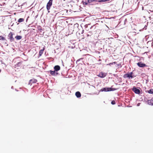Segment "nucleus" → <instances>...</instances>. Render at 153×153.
Returning <instances> with one entry per match:
<instances>
[{"label":"nucleus","mask_w":153,"mask_h":153,"mask_svg":"<svg viewBox=\"0 0 153 153\" xmlns=\"http://www.w3.org/2000/svg\"><path fill=\"white\" fill-rule=\"evenodd\" d=\"M113 88H102L101 90H100V91L101 92L102 91H114V90L113 89Z\"/></svg>","instance_id":"1"},{"label":"nucleus","mask_w":153,"mask_h":153,"mask_svg":"<svg viewBox=\"0 0 153 153\" xmlns=\"http://www.w3.org/2000/svg\"><path fill=\"white\" fill-rule=\"evenodd\" d=\"M53 0H49L47 4L46 8L47 10H49L50 9L51 6L52 4V2Z\"/></svg>","instance_id":"2"},{"label":"nucleus","mask_w":153,"mask_h":153,"mask_svg":"<svg viewBox=\"0 0 153 153\" xmlns=\"http://www.w3.org/2000/svg\"><path fill=\"white\" fill-rule=\"evenodd\" d=\"M8 39H10L11 42H13L14 41V39L13 37V33L12 32H10L8 34Z\"/></svg>","instance_id":"3"},{"label":"nucleus","mask_w":153,"mask_h":153,"mask_svg":"<svg viewBox=\"0 0 153 153\" xmlns=\"http://www.w3.org/2000/svg\"><path fill=\"white\" fill-rule=\"evenodd\" d=\"M132 90L135 94H139L140 93V90L134 86Z\"/></svg>","instance_id":"4"},{"label":"nucleus","mask_w":153,"mask_h":153,"mask_svg":"<svg viewBox=\"0 0 153 153\" xmlns=\"http://www.w3.org/2000/svg\"><path fill=\"white\" fill-rule=\"evenodd\" d=\"M106 75L107 74L106 73L102 72L99 74V75H98V76L101 78H103L105 77Z\"/></svg>","instance_id":"5"},{"label":"nucleus","mask_w":153,"mask_h":153,"mask_svg":"<svg viewBox=\"0 0 153 153\" xmlns=\"http://www.w3.org/2000/svg\"><path fill=\"white\" fill-rule=\"evenodd\" d=\"M137 65L140 67H144L146 66V65L142 62H139L137 63Z\"/></svg>","instance_id":"6"},{"label":"nucleus","mask_w":153,"mask_h":153,"mask_svg":"<svg viewBox=\"0 0 153 153\" xmlns=\"http://www.w3.org/2000/svg\"><path fill=\"white\" fill-rule=\"evenodd\" d=\"M37 82V80L36 79H30L29 82V84L31 85L32 83H36Z\"/></svg>","instance_id":"7"},{"label":"nucleus","mask_w":153,"mask_h":153,"mask_svg":"<svg viewBox=\"0 0 153 153\" xmlns=\"http://www.w3.org/2000/svg\"><path fill=\"white\" fill-rule=\"evenodd\" d=\"M50 74L53 76H56L58 74V73L56 72L54 70V71L50 70Z\"/></svg>","instance_id":"8"},{"label":"nucleus","mask_w":153,"mask_h":153,"mask_svg":"<svg viewBox=\"0 0 153 153\" xmlns=\"http://www.w3.org/2000/svg\"><path fill=\"white\" fill-rule=\"evenodd\" d=\"M54 69L56 72H57L60 70V67L59 65H56L54 67Z\"/></svg>","instance_id":"9"},{"label":"nucleus","mask_w":153,"mask_h":153,"mask_svg":"<svg viewBox=\"0 0 153 153\" xmlns=\"http://www.w3.org/2000/svg\"><path fill=\"white\" fill-rule=\"evenodd\" d=\"M127 76H128V77L129 79H132L133 78V76L132 75V74H133L132 72H131L130 73H127Z\"/></svg>","instance_id":"10"},{"label":"nucleus","mask_w":153,"mask_h":153,"mask_svg":"<svg viewBox=\"0 0 153 153\" xmlns=\"http://www.w3.org/2000/svg\"><path fill=\"white\" fill-rule=\"evenodd\" d=\"M148 103L149 105H153V98L150 100H148Z\"/></svg>","instance_id":"11"},{"label":"nucleus","mask_w":153,"mask_h":153,"mask_svg":"<svg viewBox=\"0 0 153 153\" xmlns=\"http://www.w3.org/2000/svg\"><path fill=\"white\" fill-rule=\"evenodd\" d=\"M75 95L77 98H79L81 97V94L79 91H77L75 93Z\"/></svg>","instance_id":"12"},{"label":"nucleus","mask_w":153,"mask_h":153,"mask_svg":"<svg viewBox=\"0 0 153 153\" xmlns=\"http://www.w3.org/2000/svg\"><path fill=\"white\" fill-rule=\"evenodd\" d=\"M93 35V32L92 31H90L87 33L86 34L87 37H90Z\"/></svg>","instance_id":"13"},{"label":"nucleus","mask_w":153,"mask_h":153,"mask_svg":"<svg viewBox=\"0 0 153 153\" xmlns=\"http://www.w3.org/2000/svg\"><path fill=\"white\" fill-rule=\"evenodd\" d=\"M87 1L88 3H91L93 2H98V0H88Z\"/></svg>","instance_id":"14"},{"label":"nucleus","mask_w":153,"mask_h":153,"mask_svg":"<svg viewBox=\"0 0 153 153\" xmlns=\"http://www.w3.org/2000/svg\"><path fill=\"white\" fill-rule=\"evenodd\" d=\"M44 49H45V48H43V49H42L39 51V56H41L42 55V53H43V51H44Z\"/></svg>","instance_id":"15"},{"label":"nucleus","mask_w":153,"mask_h":153,"mask_svg":"<svg viewBox=\"0 0 153 153\" xmlns=\"http://www.w3.org/2000/svg\"><path fill=\"white\" fill-rule=\"evenodd\" d=\"M22 38V37L21 36H18L17 35L15 37V38L17 40H20Z\"/></svg>","instance_id":"16"},{"label":"nucleus","mask_w":153,"mask_h":153,"mask_svg":"<svg viewBox=\"0 0 153 153\" xmlns=\"http://www.w3.org/2000/svg\"><path fill=\"white\" fill-rule=\"evenodd\" d=\"M79 27V24L76 23V24H74V29H76L78 28V27Z\"/></svg>","instance_id":"17"},{"label":"nucleus","mask_w":153,"mask_h":153,"mask_svg":"<svg viewBox=\"0 0 153 153\" xmlns=\"http://www.w3.org/2000/svg\"><path fill=\"white\" fill-rule=\"evenodd\" d=\"M22 64V62H18V63L16 64V65H15V66L16 67H19Z\"/></svg>","instance_id":"18"},{"label":"nucleus","mask_w":153,"mask_h":153,"mask_svg":"<svg viewBox=\"0 0 153 153\" xmlns=\"http://www.w3.org/2000/svg\"><path fill=\"white\" fill-rule=\"evenodd\" d=\"M116 64V62H114L111 63H110L108 64H107V65H109L110 66H111L112 65H114Z\"/></svg>","instance_id":"19"},{"label":"nucleus","mask_w":153,"mask_h":153,"mask_svg":"<svg viewBox=\"0 0 153 153\" xmlns=\"http://www.w3.org/2000/svg\"><path fill=\"white\" fill-rule=\"evenodd\" d=\"M148 92L150 94H153V89H150L148 91Z\"/></svg>","instance_id":"20"},{"label":"nucleus","mask_w":153,"mask_h":153,"mask_svg":"<svg viewBox=\"0 0 153 153\" xmlns=\"http://www.w3.org/2000/svg\"><path fill=\"white\" fill-rule=\"evenodd\" d=\"M0 40H6V39L4 37H3V36H0Z\"/></svg>","instance_id":"21"},{"label":"nucleus","mask_w":153,"mask_h":153,"mask_svg":"<svg viewBox=\"0 0 153 153\" xmlns=\"http://www.w3.org/2000/svg\"><path fill=\"white\" fill-rule=\"evenodd\" d=\"M24 21V19L23 18H20L19 19L18 22H21Z\"/></svg>","instance_id":"22"},{"label":"nucleus","mask_w":153,"mask_h":153,"mask_svg":"<svg viewBox=\"0 0 153 153\" xmlns=\"http://www.w3.org/2000/svg\"><path fill=\"white\" fill-rule=\"evenodd\" d=\"M116 65H117V66H116V67H119L120 68H121L122 67L121 64H120V63L117 64Z\"/></svg>","instance_id":"23"},{"label":"nucleus","mask_w":153,"mask_h":153,"mask_svg":"<svg viewBox=\"0 0 153 153\" xmlns=\"http://www.w3.org/2000/svg\"><path fill=\"white\" fill-rule=\"evenodd\" d=\"M106 1H107V0H98V2H105Z\"/></svg>","instance_id":"24"},{"label":"nucleus","mask_w":153,"mask_h":153,"mask_svg":"<svg viewBox=\"0 0 153 153\" xmlns=\"http://www.w3.org/2000/svg\"><path fill=\"white\" fill-rule=\"evenodd\" d=\"M83 4H85V5H88V3L87 2V1H85V2H84L83 1Z\"/></svg>","instance_id":"25"},{"label":"nucleus","mask_w":153,"mask_h":153,"mask_svg":"<svg viewBox=\"0 0 153 153\" xmlns=\"http://www.w3.org/2000/svg\"><path fill=\"white\" fill-rule=\"evenodd\" d=\"M111 104L112 105H114L115 104V102L114 100H113L111 102Z\"/></svg>","instance_id":"26"},{"label":"nucleus","mask_w":153,"mask_h":153,"mask_svg":"<svg viewBox=\"0 0 153 153\" xmlns=\"http://www.w3.org/2000/svg\"><path fill=\"white\" fill-rule=\"evenodd\" d=\"M127 75V74H124L123 76V77L125 78H126V77H128Z\"/></svg>","instance_id":"27"},{"label":"nucleus","mask_w":153,"mask_h":153,"mask_svg":"<svg viewBox=\"0 0 153 153\" xmlns=\"http://www.w3.org/2000/svg\"><path fill=\"white\" fill-rule=\"evenodd\" d=\"M83 59V58H80L79 59H78V60H77L76 61V62H79V61H80V60H82Z\"/></svg>","instance_id":"28"},{"label":"nucleus","mask_w":153,"mask_h":153,"mask_svg":"<svg viewBox=\"0 0 153 153\" xmlns=\"http://www.w3.org/2000/svg\"><path fill=\"white\" fill-rule=\"evenodd\" d=\"M39 27H40V28H39V30L40 31V32H41L42 31V29L41 28V26H39Z\"/></svg>","instance_id":"29"},{"label":"nucleus","mask_w":153,"mask_h":153,"mask_svg":"<svg viewBox=\"0 0 153 153\" xmlns=\"http://www.w3.org/2000/svg\"><path fill=\"white\" fill-rule=\"evenodd\" d=\"M148 12L149 13H150V12L153 13V10H149L148 11Z\"/></svg>","instance_id":"30"},{"label":"nucleus","mask_w":153,"mask_h":153,"mask_svg":"<svg viewBox=\"0 0 153 153\" xmlns=\"http://www.w3.org/2000/svg\"><path fill=\"white\" fill-rule=\"evenodd\" d=\"M127 19H125V20L124 21V24H125L127 22Z\"/></svg>","instance_id":"31"},{"label":"nucleus","mask_w":153,"mask_h":153,"mask_svg":"<svg viewBox=\"0 0 153 153\" xmlns=\"http://www.w3.org/2000/svg\"><path fill=\"white\" fill-rule=\"evenodd\" d=\"M147 26L146 25L145 26L144 28L145 29V30H146L147 29Z\"/></svg>","instance_id":"32"},{"label":"nucleus","mask_w":153,"mask_h":153,"mask_svg":"<svg viewBox=\"0 0 153 153\" xmlns=\"http://www.w3.org/2000/svg\"><path fill=\"white\" fill-rule=\"evenodd\" d=\"M140 103H138L137 104V106H139L140 105Z\"/></svg>","instance_id":"33"},{"label":"nucleus","mask_w":153,"mask_h":153,"mask_svg":"<svg viewBox=\"0 0 153 153\" xmlns=\"http://www.w3.org/2000/svg\"><path fill=\"white\" fill-rule=\"evenodd\" d=\"M5 45H6V46H8V44L6 42H5Z\"/></svg>","instance_id":"34"},{"label":"nucleus","mask_w":153,"mask_h":153,"mask_svg":"<svg viewBox=\"0 0 153 153\" xmlns=\"http://www.w3.org/2000/svg\"><path fill=\"white\" fill-rule=\"evenodd\" d=\"M84 30H82V31L81 33H82V34L83 33H84Z\"/></svg>","instance_id":"35"},{"label":"nucleus","mask_w":153,"mask_h":153,"mask_svg":"<svg viewBox=\"0 0 153 153\" xmlns=\"http://www.w3.org/2000/svg\"><path fill=\"white\" fill-rule=\"evenodd\" d=\"M11 88H12V89H13V86H12V87H11Z\"/></svg>","instance_id":"36"},{"label":"nucleus","mask_w":153,"mask_h":153,"mask_svg":"<svg viewBox=\"0 0 153 153\" xmlns=\"http://www.w3.org/2000/svg\"><path fill=\"white\" fill-rule=\"evenodd\" d=\"M48 10V13H49L50 12V11H49V10Z\"/></svg>","instance_id":"37"},{"label":"nucleus","mask_w":153,"mask_h":153,"mask_svg":"<svg viewBox=\"0 0 153 153\" xmlns=\"http://www.w3.org/2000/svg\"><path fill=\"white\" fill-rule=\"evenodd\" d=\"M1 69H0V73L1 72Z\"/></svg>","instance_id":"38"},{"label":"nucleus","mask_w":153,"mask_h":153,"mask_svg":"<svg viewBox=\"0 0 153 153\" xmlns=\"http://www.w3.org/2000/svg\"><path fill=\"white\" fill-rule=\"evenodd\" d=\"M107 1H109V0H107Z\"/></svg>","instance_id":"39"},{"label":"nucleus","mask_w":153,"mask_h":153,"mask_svg":"<svg viewBox=\"0 0 153 153\" xmlns=\"http://www.w3.org/2000/svg\"><path fill=\"white\" fill-rule=\"evenodd\" d=\"M92 27V26H91V27L90 28H91Z\"/></svg>","instance_id":"40"},{"label":"nucleus","mask_w":153,"mask_h":153,"mask_svg":"<svg viewBox=\"0 0 153 153\" xmlns=\"http://www.w3.org/2000/svg\"><path fill=\"white\" fill-rule=\"evenodd\" d=\"M152 43H153V42H152Z\"/></svg>","instance_id":"41"}]
</instances>
